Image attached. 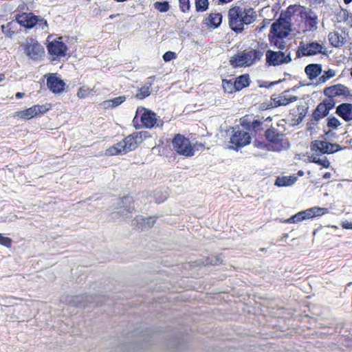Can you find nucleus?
I'll return each mask as SVG.
<instances>
[{
  "mask_svg": "<svg viewBox=\"0 0 352 352\" xmlns=\"http://www.w3.org/2000/svg\"><path fill=\"white\" fill-rule=\"evenodd\" d=\"M256 17V11L250 6H235L230 8L228 12L229 27L237 34L244 31L245 25L253 23Z\"/></svg>",
  "mask_w": 352,
  "mask_h": 352,
  "instance_id": "f257e3e1",
  "label": "nucleus"
},
{
  "mask_svg": "<svg viewBox=\"0 0 352 352\" xmlns=\"http://www.w3.org/2000/svg\"><path fill=\"white\" fill-rule=\"evenodd\" d=\"M151 135L147 131H136L129 135L122 141L110 146L106 151L107 155H118L126 154L137 148L139 144L151 138Z\"/></svg>",
  "mask_w": 352,
  "mask_h": 352,
  "instance_id": "f03ea898",
  "label": "nucleus"
},
{
  "mask_svg": "<svg viewBox=\"0 0 352 352\" xmlns=\"http://www.w3.org/2000/svg\"><path fill=\"white\" fill-rule=\"evenodd\" d=\"M311 162L321 165L324 168H329L330 162L324 157L320 158L322 154H330L341 150V146L338 144H331L326 140H316L311 143Z\"/></svg>",
  "mask_w": 352,
  "mask_h": 352,
  "instance_id": "7ed1b4c3",
  "label": "nucleus"
},
{
  "mask_svg": "<svg viewBox=\"0 0 352 352\" xmlns=\"http://www.w3.org/2000/svg\"><path fill=\"white\" fill-rule=\"evenodd\" d=\"M164 124V122L159 119V116L154 111L144 107H138L133 120V126L136 129L142 127L150 129L155 127L162 129Z\"/></svg>",
  "mask_w": 352,
  "mask_h": 352,
  "instance_id": "20e7f679",
  "label": "nucleus"
},
{
  "mask_svg": "<svg viewBox=\"0 0 352 352\" xmlns=\"http://www.w3.org/2000/svg\"><path fill=\"white\" fill-rule=\"evenodd\" d=\"M267 47V44L262 43L257 50H243L232 56L230 63L234 68L250 67L263 57Z\"/></svg>",
  "mask_w": 352,
  "mask_h": 352,
  "instance_id": "39448f33",
  "label": "nucleus"
},
{
  "mask_svg": "<svg viewBox=\"0 0 352 352\" xmlns=\"http://www.w3.org/2000/svg\"><path fill=\"white\" fill-rule=\"evenodd\" d=\"M287 14L290 18L295 16H300L304 23V31L313 32L317 29L318 15L311 9L300 5H291L287 9Z\"/></svg>",
  "mask_w": 352,
  "mask_h": 352,
  "instance_id": "423d86ee",
  "label": "nucleus"
},
{
  "mask_svg": "<svg viewBox=\"0 0 352 352\" xmlns=\"http://www.w3.org/2000/svg\"><path fill=\"white\" fill-rule=\"evenodd\" d=\"M290 32V28L287 21L284 19H279L272 23L271 26L270 33L272 34V42L274 45L280 50L285 48L284 42L279 43V40L286 38Z\"/></svg>",
  "mask_w": 352,
  "mask_h": 352,
  "instance_id": "0eeeda50",
  "label": "nucleus"
},
{
  "mask_svg": "<svg viewBox=\"0 0 352 352\" xmlns=\"http://www.w3.org/2000/svg\"><path fill=\"white\" fill-rule=\"evenodd\" d=\"M233 133L230 138V148L238 151L251 142V135L244 126L236 125L233 128Z\"/></svg>",
  "mask_w": 352,
  "mask_h": 352,
  "instance_id": "6e6552de",
  "label": "nucleus"
},
{
  "mask_svg": "<svg viewBox=\"0 0 352 352\" xmlns=\"http://www.w3.org/2000/svg\"><path fill=\"white\" fill-rule=\"evenodd\" d=\"M173 149L179 155L190 157L194 155V147L190 140L180 133L175 134L171 141Z\"/></svg>",
  "mask_w": 352,
  "mask_h": 352,
  "instance_id": "1a4fd4ad",
  "label": "nucleus"
},
{
  "mask_svg": "<svg viewBox=\"0 0 352 352\" xmlns=\"http://www.w3.org/2000/svg\"><path fill=\"white\" fill-rule=\"evenodd\" d=\"M327 213H328V209L327 208L314 206L298 212L291 217L285 219L283 222L286 223H297L304 220L321 217Z\"/></svg>",
  "mask_w": 352,
  "mask_h": 352,
  "instance_id": "9d476101",
  "label": "nucleus"
},
{
  "mask_svg": "<svg viewBox=\"0 0 352 352\" xmlns=\"http://www.w3.org/2000/svg\"><path fill=\"white\" fill-rule=\"evenodd\" d=\"M15 19L18 22L20 26H22L26 29H32L36 24L43 29L45 27H47V22L43 18L40 16H36L32 12H21L15 15Z\"/></svg>",
  "mask_w": 352,
  "mask_h": 352,
  "instance_id": "9b49d317",
  "label": "nucleus"
},
{
  "mask_svg": "<svg viewBox=\"0 0 352 352\" xmlns=\"http://www.w3.org/2000/svg\"><path fill=\"white\" fill-rule=\"evenodd\" d=\"M266 140L270 143L268 149L273 151H280L285 147L284 134L276 129L271 127L265 132Z\"/></svg>",
  "mask_w": 352,
  "mask_h": 352,
  "instance_id": "f8f14e48",
  "label": "nucleus"
},
{
  "mask_svg": "<svg viewBox=\"0 0 352 352\" xmlns=\"http://www.w3.org/2000/svg\"><path fill=\"white\" fill-rule=\"evenodd\" d=\"M23 50L25 54L34 60H41L45 54L44 47L32 38L26 39L23 44Z\"/></svg>",
  "mask_w": 352,
  "mask_h": 352,
  "instance_id": "ddd939ff",
  "label": "nucleus"
},
{
  "mask_svg": "<svg viewBox=\"0 0 352 352\" xmlns=\"http://www.w3.org/2000/svg\"><path fill=\"white\" fill-rule=\"evenodd\" d=\"M47 49L48 54L52 56L53 60L65 56L68 50L61 36L54 38L50 41H49Z\"/></svg>",
  "mask_w": 352,
  "mask_h": 352,
  "instance_id": "4468645a",
  "label": "nucleus"
},
{
  "mask_svg": "<svg viewBox=\"0 0 352 352\" xmlns=\"http://www.w3.org/2000/svg\"><path fill=\"white\" fill-rule=\"evenodd\" d=\"M323 49L324 46L318 42L313 41L309 43H305L301 41L296 51V57L301 58L323 54Z\"/></svg>",
  "mask_w": 352,
  "mask_h": 352,
  "instance_id": "2eb2a0df",
  "label": "nucleus"
},
{
  "mask_svg": "<svg viewBox=\"0 0 352 352\" xmlns=\"http://www.w3.org/2000/svg\"><path fill=\"white\" fill-rule=\"evenodd\" d=\"M272 121V118L268 117L266 119L262 118L261 120H251L250 116L246 115L241 118V125L244 126L249 133L251 132L252 135L256 136L263 130V123L265 121Z\"/></svg>",
  "mask_w": 352,
  "mask_h": 352,
  "instance_id": "dca6fc26",
  "label": "nucleus"
},
{
  "mask_svg": "<svg viewBox=\"0 0 352 352\" xmlns=\"http://www.w3.org/2000/svg\"><path fill=\"white\" fill-rule=\"evenodd\" d=\"M287 52V50L285 52L267 50L265 53L266 63L268 65L277 66L290 63L292 61L291 54L289 52L288 53Z\"/></svg>",
  "mask_w": 352,
  "mask_h": 352,
  "instance_id": "f3484780",
  "label": "nucleus"
},
{
  "mask_svg": "<svg viewBox=\"0 0 352 352\" xmlns=\"http://www.w3.org/2000/svg\"><path fill=\"white\" fill-rule=\"evenodd\" d=\"M51 108L50 104H35L25 110L19 111L16 113V116L21 118L30 120L36 116H41L48 111Z\"/></svg>",
  "mask_w": 352,
  "mask_h": 352,
  "instance_id": "a211bd4d",
  "label": "nucleus"
},
{
  "mask_svg": "<svg viewBox=\"0 0 352 352\" xmlns=\"http://www.w3.org/2000/svg\"><path fill=\"white\" fill-rule=\"evenodd\" d=\"M335 106L334 99L324 98L319 103L312 113V118L314 120L318 121L327 116L331 109Z\"/></svg>",
  "mask_w": 352,
  "mask_h": 352,
  "instance_id": "6ab92c4d",
  "label": "nucleus"
},
{
  "mask_svg": "<svg viewBox=\"0 0 352 352\" xmlns=\"http://www.w3.org/2000/svg\"><path fill=\"white\" fill-rule=\"evenodd\" d=\"M46 85L47 88L55 94L63 92L65 89V82L56 76V74H49L47 77Z\"/></svg>",
  "mask_w": 352,
  "mask_h": 352,
  "instance_id": "aec40b11",
  "label": "nucleus"
},
{
  "mask_svg": "<svg viewBox=\"0 0 352 352\" xmlns=\"http://www.w3.org/2000/svg\"><path fill=\"white\" fill-rule=\"evenodd\" d=\"M324 94L327 98L333 99L336 96L348 97L351 96L350 89L344 85L337 84L324 89Z\"/></svg>",
  "mask_w": 352,
  "mask_h": 352,
  "instance_id": "412c9836",
  "label": "nucleus"
},
{
  "mask_svg": "<svg viewBox=\"0 0 352 352\" xmlns=\"http://www.w3.org/2000/svg\"><path fill=\"white\" fill-rule=\"evenodd\" d=\"M1 31L6 37L12 38L20 32L21 29L16 19L1 25Z\"/></svg>",
  "mask_w": 352,
  "mask_h": 352,
  "instance_id": "4be33fe9",
  "label": "nucleus"
},
{
  "mask_svg": "<svg viewBox=\"0 0 352 352\" xmlns=\"http://www.w3.org/2000/svg\"><path fill=\"white\" fill-rule=\"evenodd\" d=\"M336 113L346 122L352 120V104L345 102L339 104Z\"/></svg>",
  "mask_w": 352,
  "mask_h": 352,
  "instance_id": "5701e85b",
  "label": "nucleus"
},
{
  "mask_svg": "<svg viewBox=\"0 0 352 352\" xmlns=\"http://www.w3.org/2000/svg\"><path fill=\"white\" fill-rule=\"evenodd\" d=\"M328 38L330 44L336 47L343 46L346 42V35L344 33H339L338 32H331L329 34Z\"/></svg>",
  "mask_w": 352,
  "mask_h": 352,
  "instance_id": "b1692460",
  "label": "nucleus"
},
{
  "mask_svg": "<svg viewBox=\"0 0 352 352\" xmlns=\"http://www.w3.org/2000/svg\"><path fill=\"white\" fill-rule=\"evenodd\" d=\"M222 22V15L219 12H212L208 14L203 23L208 28H217Z\"/></svg>",
  "mask_w": 352,
  "mask_h": 352,
  "instance_id": "393cba45",
  "label": "nucleus"
},
{
  "mask_svg": "<svg viewBox=\"0 0 352 352\" xmlns=\"http://www.w3.org/2000/svg\"><path fill=\"white\" fill-rule=\"evenodd\" d=\"M274 107L285 106L298 100L296 96H288L285 93L279 95L278 97L272 98Z\"/></svg>",
  "mask_w": 352,
  "mask_h": 352,
  "instance_id": "a878e982",
  "label": "nucleus"
},
{
  "mask_svg": "<svg viewBox=\"0 0 352 352\" xmlns=\"http://www.w3.org/2000/svg\"><path fill=\"white\" fill-rule=\"evenodd\" d=\"M157 219V216H151L148 217H143L142 216H138L135 218V220L138 223V227L139 229L143 230L148 228H152L155 223L156 219Z\"/></svg>",
  "mask_w": 352,
  "mask_h": 352,
  "instance_id": "bb28decb",
  "label": "nucleus"
},
{
  "mask_svg": "<svg viewBox=\"0 0 352 352\" xmlns=\"http://www.w3.org/2000/svg\"><path fill=\"white\" fill-rule=\"evenodd\" d=\"M148 80H151L146 82V85L139 89L138 93L135 95L136 98L143 100L151 95V87L152 86V82L155 80V76L149 77Z\"/></svg>",
  "mask_w": 352,
  "mask_h": 352,
  "instance_id": "cd10ccee",
  "label": "nucleus"
},
{
  "mask_svg": "<svg viewBox=\"0 0 352 352\" xmlns=\"http://www.w3.org/2000/svg\"><path fill=\"white\" fill-rule=\"evenodd\" d=\"M305 72L310 80L315 79L322 72V66L320 64H309L306 66Z\"/></svg>",
  "mask_w": 352,
  "mask_h": 352,
  "instance_id": "c85d7f7f",
  "label": "nucleus"
},
{
  "mask_svg": "<svg viewBox=\"0 0 352 352\" xmlns=\"http://www.w3.org/2000/svg\"><path fill=\"white\" fill-rule=\"evenodd\" d=\"M126 100L124 96H120L112 99L106 100L101 103L104 109H113L122 104Z\"/></svg>",
  "mask_w": 352,
  "mask_h": 352,
  "instance_id": "c756f323",
  "label": "nucleus"
},
{
  "mask_svg": "<svg viewBox=\"0 0 352 352\" xmlns=\"http://www.w3.org/2000/svg\"><path fill=\"white\" fill-rule=\"evenodd\" d=\"M233 80L237 91H241V89L248 87L250 83V76L248 74H245L236 77V78H233Z\"/></svg>",
  "mask_w": 352,
  "mask_h": 352,
  "instance_id": "7c9ffc66",
  "label": "nucleus"
},
{
  "mask_svg": "<svg viewBox=\"0 0 352 352\" xmlns=\"http://www.w3.org/2000/svg\"><path fill=\"white\" fill-rule=\"evenodd\" d=\"M297 180L296 176L278 177L275 181V185L278 187L289 186L294 184Z\"/></svg>",
  "mask_w": 352,
  "mask_h": 352,
  "instance_id": "2f4dec72",
  "label": "nucleus"
},
{
  "mask_svg": "<svg viewBox=\"0 0 352 352\" xmlns=\"http://www.w3.org/2000/svg\"><path fill=\"white\" fill-rule=\"evenodd\" d=\"M222 87L224 91L228 94H233L238 91L233 78L230 80L223 79L222 80Z\"/></svg>",
  "mask_w": 352,
  "mask_h": 352,
  "instance_id": "473e14b6",
  "label": "nucleus"
},
{
  "mask_svg": "<svg viewBox=\"0 0 352 352\" xmlns=\"http://www.w3.org/2000/svg\"><path fill=\"white\" fill-rule=\"evenodd\" d=\"M195 8L197 12H205L208 8V0H195Z\"/></svg>",
  "mask_w": 352,
  "mask_h": 352,
  "instance_id": "72a5a7b5",
  "label": "nucleus"
},
{
  "mask_svg": "<svg viewBox=\"0 0 352 352\" xmlns=\"http://www.w3.org/2000/svg\"><path fill=\"white\" fill-rule=\"evenodd\" d=\"M336 76V72L334 70L329 69L327 71H325L322 76H320L318 78L319 83H324L330 78L334 77Z\"/></svg>",
  "mask_w": 352,
  "mask_h": 352,
  "instance_id": "f704fd0d",
  "label": "nucleus"
},
{
  "mask_svg": "<svg viewBox=\"0 0 352 352\" xmlns=\"http://www.w3.org/2000/svg\"><path fill=\"white\" fill-rule=\"evenodd\" d=\"M92 89L88 87H80L77 91V97L82 99L88 97L92 94Z\"/></svg>",
  "mask_w": 352,
  "mask_h": 352,
  "instance_id": "c9c22d12",
  "label": "nucleus"
},
{
  "mask_svg": "<svg viewBox=\"0 0 352 352\" xmlns=\"http://www.w3.org/2000/svg\"><path fill=\"white\" fill-rule=\"evenodd\" d=\"M154 8L161 12H166L169 10L170 5L168 1H156Z\"/></svg>",
  "mask_w": 352,
  "mask_h": 352,
  "instance_id": "e433bc0d",
  "label": "nucleus"
},
{
  "mask_svg": "<svg viewBox=\"0 0 352 352\" xmlns=\"http://www.w3.org/2000/svg\"><path fill=\"white\" fill-rule=\"evenodd\" d=\"M0 245L7 248H11L12 245V239L0 233Z\"/></svg>",
  "mask_w": 352,
  "mask_h": 352,
  "instance_id": "4c0bfd02",
  "label": "nucleus"
},
{
  "mask_svg": "<svg viewBox=\"0 0 352 352\" xmlns=\"http://www.w3.org/2000/svg\"><path fill=\"white\" fill-rule=\"evenodd\" d=\"M179 6L182 12H187L190 9V0H179Z\"/></svg>",
  "mask_w": 352,
  "mask_h": 352,
  "instance_id": "58836bf2",
  "label": "nucleus"
},
{
  "mask_svg": "<svg viewBox=\"0 0 352 352\" xmlns=\"http://www.w3.org/2000/svg\"><path fill=\"white\" fill-rule=\"evenodd\" d=\"M340 125V121L335 117H329L327 119V126L332 129H336Z\"/></svg>",
  "mask_w": 352,
  "mask_h": 352,
  "instance_id": "ea45409f",
  "label": "nucleus"
},
{
  "mask_svg": "<svg viewBox=\"0 0 352 352\" xmlns=\"http://www.w3.org/2000/svg\"><path fill=\"white\" fill-rule=\"evenodd\" d=\"M176 58V54L171 51L165 52L163 55V59L165 62L170 61Z\"/></svg>",
  "mask_w": 352,
  "mask_h": 352,
  "instance_id": "a19ab883",
  "label": "nucleus"
},
{
  "mask_svg": "<svg viewBox=\"0 0 352 352\" xmlns=\"http://www.w3.org/2000/svg\"><path fill=\"white\" fill-rule=\"evenodd\" d=\"M219 259L217 258H206L205 261L202 262L204 265H216L218 264Z\"/></svg>",
  "mask_w": 352,
  "mask_h": 352,
  "instance_id": "79ce46f5",
  "label": "nucleus"
},
{
  "mask_svg": "<svg viewBox=\"0 0 352 352\" xmlns=\"http://www.w3.org/2000/svg\"><path fill=\"white\" fill-rule=\"evenodd\" d=\"M342 228L346 230H352V222L345 221L342 223Z\"/></svg>",
  "mask_w": 352,
  "mask_h": 352,
  "instance_id": "37998d69",
  "label": "nucleus"
},
{
  "mask_svg": "<svg viewBox=\"0 0 352 352\" xmlns=\"http://www.w3.org/2000/svg\"><path fill=\"white\" fill-rule=\"evenodd\" d=\"M194 147V151L195 149L199 150V148H204L205 145L202 143L196 142L194 145H192Z\"/></svg>",
  "mask_w": 352,
  "mask_h": 352,
  "instance_id": "c03bdc74",
  "label": "nucleus"
},
{
  "mask_svg": "<svg viewBox=\"0 0 352 352\" xmlns=\"http://www.w3.org/2000/svg\"><path fill=\"white\" fill-rule=\"evenodd\" d=\"M24 93H22V92H17L16 94H15V96L16 98H22L23 96H24Z\"/></svg>",
  "mask_w": 352,
  "mask_h": 352,
  "instance_id": "a18cd8bd",
  "label": "nucleus"
},
{
  "mask_svg": "<svg viewBox=\"0 0 352 352\" xmlns=\"http://www.w3.org/2000/svg\"><path fill=\"white\" fill-rule=\"evenodd\" d=\"M219 1L221 3H228L232 1L233 0H219Z\"/></svg>",
  "mask_w": 352,
  "mask_h": 352,
  "instance_id": "49530a36",
  "label": "nucleus"
},
{
  "mask_svg": "<svg viewBox=\"0 0 352 352\" xmlns=\"http://www.w3.org/2000/svg\"><path fill=\"white\" fill-rule=\"evenodd\" d=\"M5 79V75L3 74H0V82Z\"/></svg>",
  "mask_w": 352,
  "mask_h": 352,
  "instance_id": "de8ad7c7",
  "label": "nucleus"
},
{
  "mask_svg": "<svg viewBox=\"0 0 352 352\" xmlns=\"http://www.w3.org/2000/svg\"><path fill=\"white\" fill-rule=\"evenodd\" d=\"M330 176H331V174H330L329 173H326L324 175L323 177H324V178H329V177H330Z\"/></svg>",
  "mask_w": 352,
  "mask_h": 352,
  "instance_id": "09e8293b",
  "label": "nucleus"
},
{
  "mask_svg": "<svg viewBox=\"0 0 352 352\" xmlns=\"http://www.w3.org/2000/svg\"><path fill=\"white\" fill-rule=\"evenodd\" d=\"M352 1V0H344V3L349 4Z\"/></svg>",
  "mask_w": 352,
  "mask_h": 352,
  "instance_id": "8fccbe9b",
  "label": "nucleus"
},
{
  "mask_svg": "<svg viewBox=\"0 0 352 352\" xmlns=\"http://www.w3.org/2000/svg\"><path fill=\"white\" fill-rule=\"evenodd\" d=\"M116 14H111V15H110L109 18H110V19H113V18H114V17H116Z\"/></svg>",
  "mask_w": 352,
  "mask_h": 352,
  "instance_id": "3c124183",
  "label": "nucleus"
},
{
  "mask_svg": "<svg viewBox=\"0 0 352 352\" xmlns=\"http://www.w3.org/2000/svg\"><path fill=\"white\" fill-rule=\"evenodd\" d=\"M134 210V207L133 206L131 209L128 210V212H131Z\"/></svg>",
  "mask_w": 352,
  "mask_h": 352,
  "instance_id": "603ef678",
  "label": "nucleus"
},
{
  "mask_svg": "<svg viewBox=\"0 0 352 352\" xmlns=\"http://www.w3.org/2000/svg\"><path fill=\"white\" fill-rule=\"evenodd\" d=\"M163 201H164V200H160V201H157H157H156V202H157V203H158V204H160V203L162 202Z\"/></svg>",
  "mask_w": 352,
  "mask_h": 352,
  "instance_id": "864d4df0",
  "label": "nucleus"
}]
</instances>
